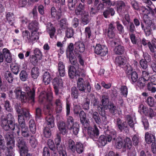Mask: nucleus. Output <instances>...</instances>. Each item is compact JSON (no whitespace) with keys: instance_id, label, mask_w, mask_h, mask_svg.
Here are the masks:
<instances>
[{"instance_id":"nucleus-1","label":"nucleus","mask_w":156,"mask_h":156,"mask_svg":"<svg viewBox=\"0 0 156 156\" xmlns=\"http://www.w3.org/2000/svg\"><path fill=\"white\" fill-rule=\"evenodd\" d=\"M39 100L41 102L48 101L50 103L44 108V111L45 115H48L46 118V127L44 130V135L46 138L50 137L51 133L50 130L54 127L55 124L53 116L51 115V112L53 110V104L51 101L53 99L52 93L50 90L48 93L45 91L42 92L39 96Z\"/></svg>"},{"instance_id":"nucleus-2","label":"nucleus","mask_w":156,"mask_h":156,"mask_svg":"<svg viewBox=\"0 0 156 156\" xmlns=\"http://www.w3.org/2000/svg\"><path fill=\"white\" fill-rule=\"evenodd\" d=\"M16 110L19 114L18 116V121L21 128V135L24 137H28L30 136V133L28 127L25 125L24 116L29 119L31 118V115L28 109L22 108L20 106H17L16 108Z\"/></svg>"},{"instance_id":"nucleus-3","label":"nucleus","mask_w":156,"mask_h":156,"mask_svg":"<svg viewBox=\"0 0 156 156\" xmlns=\"http://www.w3.org/2000/svg\"><path fill=\"white\" fill-rule=\"evenodd\" d=\"M107 133L106 136L102 135L99 137L98 142L100 146H104L107 144V141L110 142L112 139L115 140V139L116 133L114 130L107 131Z\"/></svg>"},{"instance_id":"nucleus-4","label":"nucleus","mask_w":156,"mask_h":156,"mask_svg":"<svg viewBox=\"0 0 156 156\" xmlns=\"http://www.w3.org/2000/svg\"><path fill=\"white\" fill-rule=\"evenodd\" d=\"M5 138L6 140L8 151L5 154L6 156H13V151L12 149L15 146V140L13 134L7 133L5 135Z\"/></svg>"},{"instance_id":"nucleus-5","label":"nucleus","mask_w":156,"mask_h":156,"mask_svg":"<svg viewBox=\"0 0 156 156\" xmlns=\"http://www.w3.org/2000/svg\"><path fill=\"white\" fill-rule=\"evenodd\" d=\"M84 5L80 3L75 9V13L77 15L79 16L81 15L83 13L82 19L83 24L86 25L89 23L90 19L88 13L84 12Z\"/></svg>"},{"instance_id":"nucleus-6","label":"nucleus","mask_w":156,"mask_h":156,"mask_svg":"<svg viewBox=\"0 0 156 156\" xmlns=\"http://www.w3.org/2000/svg\"><path fill=\"white\" fill-rule=\"evenodd\" d=\"M66 125L67 128L69 130H72L74 135L77 134L79 131L80 126L77 123H74V119L72 116L67 117Z\"/></svg>"},{"instance_id":"nucleus-7","label":"nucleus","mask_w":156,"mask_h":156,"mask_svg":"<svg viewBox=\"0 0 156 156\" xmlns=\"http://www.w3.org/2000/svg\"><path fill=\"white\" fill-rule=\"evenodd\" d=\"M16 141L17 145L20 150L21 156H32L30 154L28 153L27 148L23 138L18 137Z\"/></svg>"},{"instance_id":"nucleus-8","label":"nucleus","mask_w":156,"mask_h":156,"mask_svg":"<svg viewBox=\"0 0 156 156\" xmlns=\"http://www.w3.org/2000/svg\"><path fill=\"white\" fill-rule=\"evenodd\" d=\"M24 90L25 91V94L24 95V102H26L28 101L34 102L35 95V90L34 88L30 89L26 85H24Z\"/></svg>"},{"instance_id":"nucleus-9","label":"nucleus","mask_w":156,"mask_h":156,"mask_svg":"<svg viewBox=\"0 0 156 156\" xmlns=\"http://www.w3.org/2000/svg\"><path fill=\"white\" fill-rule=\"evenodd\" d=\"M55 94L59 98L62 97V93L59 92V89L62 88L63 87V82L62 79L58 78H55L53 81Z\"/></svg>"},{"instance_id":"nucleus-10","label":"nucleus","mask_w":156,"mask_h":156,"mask_svg":"<svg viewBox=\"0 0 156 156\" xmlns=\"http://www.w3.org/2000/svg\"><path fill=\"white\" fill-rule=\"evenodd\" d=\"M101 102L103 107L105 109H109L111 113L115 114L116 111V107L112 104H108V97L103 95L102 97Z\"/></svg>"},{"instance_id":"nucleus-11","label":"nucleus","mask_w":156,"mask_h":156,"mask_svg":"<svg viewBox=\"0 0 156 156\" xmlns=\"http://www.w3.org/2000/svg\"><path fill=\"white\" fill-rule=\"evenodd\" d=\"M9 122V127L11 128V130L14 131V132H16L18 135H20V129H18L17 125L15 124L14 119L13 116L11 113L8 114L6 119Z\"/></svg>"},{"instance_id":"nucleus-12","label":"nucleus","mask_w":156,"mask_h":156,"mask_svg":"<svg viewBox=\"0 0 156 156\" xmlns=\"http://www.w3.org/2000/svg\"><path fill=\"white\" fill-rule=\"evenodd\" d=\"M150 80L149 73L147 71L142 72V77L139 79L137 82V85L140 87L144 86L146 82Z\"/></svg>"},{"instance_id":"nucleus-13","label":"nucleus","mask_w":156,"mask_h":156,"mask_svg":"<svg viewBox=\"0 0 156 156\" xmlns=\"http://www.w3.org/2000/svg\"><path fill=\"white\" fill-rule=\"evenodd\" d=\"M94 51L96 54L102 56H105L107 54L108 52V48L105 46L98 44L96 45Z\"/></svg>"},{"instance_id":"nucleus-14","label":"nucleus","mask_w":156,"mask_h":156,"mask_svg":"<svg viewBox=\"0 0 156 156\" xmlns=\"http://www.w3.org/2000/svg\"><path fill=\"white\" fill-rule=\"evenodd\" d=\"M145 23V27L144 28V26L141 24L142 28L144 30L146 36H149L151 33V26L152 25V22L151 21H149V22L147 20H144Z\"/></svg>"},{"instance_id":"nucleus-15","label":"nucleus","mask_w":156,"mask_h":156,"mask_svg":"<svg viewBox=\"0 0 156 156\" xmlns=\"http://www.w3.org/2000/svg\"><path fill=\"white\" fill-rule=\"evenodd\" d=\"M126 71L128 75L131 74V81L133 83L136 82L138 78L136 72L135 71L132 72V68L130 66L127 68Z\"/></svg>"},{"instance_id":"nucleus-16","label":"nucleus","mask_w":156,"mask_h":156,"mask_svg":"<svg viewBox=\"0 0 156 156\" xmlns=\"http://www.w3.org/2000/svg\"><path fill=\"white\" fill-rule=\"evenodd\" d=\"M80 68L75 67L73 66L70 67L69 72V77L71 78H73L76 76H79V71Z\"/></svg>"},{"instance_id":"nucleus-17","label":"nucleus","mask_w":156,"mask_h":156,"mask_svg":"<svg viewBox=\"0 0 156 156\" xmlns=\"http://www.w3.org/2000/svg\"><path fill=\"white\" fill-rule=\"evenodd\" d=\"M16 97L17 98H20L22 102H24V95L25 94V92L22 91L21 89L19 87L16 88L14 90Z\"/></svg>"},{"instance_id":"nucleus-18","label":"nucleus","mask_w":156,"mask_h":156,"mask_svg":"<svg viewBox=\"0 0 156 156\" xmlns=\"http://www.w3.org/2000/svg\"><path fill=\"white\" fill-rule=\"evenodd\" d=\"M88 134L90 137H97L99 135V131L96 126H94L93 128L90 127L88 128Z\"/></svg>"},{"instance_id":"nucleus-19","label":"nucleus","mask_w":156,"mask_h":156,"mask_svg":"<svg viewBox=\"0 0 156 156\" xmlns=\"http://www.w3.org/2000/svg\"><path fill=\"white\" fill-rule=\"evenodd\" d=\"M75 52H79L80 53L83 52L85 50V46L83 42L78 41L76 42L74 45Z\"/></svg>"},{"instance_id":"nucleus-20","label":"nucleus","mask_w":156,"mask_h":156,"mask_svg":"<svg viewBox=\"0 0 156 156\" xmlns=\"http://www.w3.org/2000/svg\"><path fill=\"white\" fill-rule=\"evenodd\" d=\"M115 62L117 65L122 67H123L126 65V60L125 57L119 56L116 58Z\"/></svg>"},{"instance_id":"nucleus-21","label":"nucleus","mask_w":156,"mask_h":156,"mask_svg":"<svg viewBox=\"0 0 156 156\" xmlns=\"http://www.w3.org/2000/svg\"><path fill=\"white\" fill-rule=\"evenodd\" d=\"M141 43L144 46L146 45L147 44L151 51L152 52H154V48L156 49V42L154 43L152 42V45L150 42L146 40L144 38H143L142 40Z\"/></svg>"},{"instance_id":"nucleus-22","label":"nucleus","mask_w":156,"mask_h":156,"mask_svg":"<svg viewBox=\"0 0 156 156\" xmlns=\"http://www.w3.org/2000/svg\"><path fill=\"white\" fill-rule=\"evenodd\" d=\"M58 126L60 133L64 135L67 133L68 131L66 128L65 123L64 122L62 121L58 122Z\"/></svg>"},{"instance_id":"nucleus-23","label":"nucleus","mask_w":156,"mask_h":156,"mask_svg":"<svg viewBox=\"0 0 156 156\" xmlns=\"http://www.w3.org/2000/svg\"><path fill=\"white\" fill-rule=\"evenodd\" d=\"M51 16L57 19H59L61 18V11L59 9L57 11L54 7H52L51 9Z\"/></svg>"},{"instance_id":"nucleus-24","label":"nucleus","mask_w":156,"mask_h":156,"mask_svg":"<svg viewBox=\"0 0 156 156\" xmlns=\"http://www.w3.org/2000/svg\"><path fill=\"white\" fill-rule=\"evenodd\" d=\"M3 54L6 61L8 63L11 62L12 58L11 54L9 50L7 48H4L3 49Z\"/></svg>"},{"instance_id":"nucleus-25","label":"nucleus","mask_w":156,"mask_h":156,"mask_svg":"<svg viewBox=\"0 0 156 156\" xmlns=\"http://www.w3.org/2000/svg\"><path fill=\"white\" fill-rule=\"evenodd\" d=\"M115 27L113 23L110 24L108 26V35L110 38H112L115 36Z\"/></svg>"},{"instance_id":"nucleus-26","label":"nucleus","mask_w":156,"mask_h":156,"mask_svg":"<svg viewBox=\"0 0 156 156\" xmlns=\"http://www.w3.org/2000/svg\"><path fill=\"white\" fill-rule=\"evenodd\" d=\"M145 140L146 143L148 144L154 143L155 141V136L152 134L147 132L145 134Z\"/></svg>"},{"instance_id":"nucleus-27","label":"nucleus","mask_w":156,"mask_h":156,"mask_svg":"<svg viewBox=\"0 0 156 156\" xmlns=\"http://www.w3.org/2000/svg\"><path fill=\"white\" fill-rule=\"evenodd\" d=\"M47 30L49 34L50 37L53 38L54 37L55 33V29L50 23H49L47 24Z\"/></svg>"},{"instance_id":"nucleus-28","label":"nucleus","mask_w":156,"mask_h":156,"mask_svg":"<svg viewBox=\"0 0 156 156\" xmlns=\"http://www.w3.org/2000/svg\"><path fill=\"white\" fill-rule=\"evenodd\" d=\"M126 121L131 127H133L134 126V124L136 123L135 117L134 116L133 117H132L129 115H127Z\"/></svg>"},{"instance_id":"nucleus-29","label":"nucleus","mask_w":156,"mask_h":156,"mask_svg":"<svg viewBox=\"0 0 156 156\" xmlns=\"http://www.w3.org/2000/svg\"><path fill=\"white\" fill-rule=\"evenodd\" d=\"M55 104L56 105L55 110L56 112L58 113L61 112L62 108V101L59 99H56Z\"/></svg>"},{"instance_id":"nucleus-30","label":"nucleus","mask_w":156,"mask_h":156,"mask_svg":"<svg viewBox=\"0 0 156 156\" xmlns=\"http://www.w3.org/2000/svg\"><path fill=\"white\" fill-rule=\"evenodd\" d=\"M38 25V23L34 21L29 23L28 27L29 29L32 30V32L36 31L39 28Z\"/></svg>"},{"instance_id":"nucleus-31","label":"nucleus","mask_w":156,"mask_h":156,"mask_svg":"<svg viewBox=\"0 0 156 156\" xmlns=\"http://www.w3.org/2000/svg\"><path fill=\"white\" fill-rule=\"evenodd\" d=\"M6 19L9 24L12 25L15 20L14 14L11 12H8L6 14Z\"/></svg>"},{"instance_id":"nucleus-32","label":"nucleus","mask_w":156,"mask_h":156,"mask_svg":"<svg viewBox=\"0 0 156 156\" xmlns=\"http://www.w3.org/2000/svg\"><path fill=\"white\" fill-rule=\"evenodd\" d=\"M84 81L82 78H79L77 82V87L80 90L84 91L85 88L84 87Z\"/></svg>"},{"instance_id":"nucleus-33","label":"nucleus","mask_w":156,"mask_h":156,"mask_svg":"<svg viewBox=\"0 0 156 156\" xmlns=\"http://www.w3.org/2000/svg\"><path fill=\"white\" fill-rule=\"evenodd\" d=\"M51 80L50 73L48 72H45L44 73L43 76V81L45 84H48Z\"/></svg>"},{"instance_id":"nucleus-34","label":"nucleus","mask_w":156,"mask_h":156,"mask_svg":"<svg viewBox=\"0 0 156 156\" xmlns=\"http://www.w3.org/2000/svg\"><path fill=\"white\" fill-rule=\"evenodd\" d=\"M22 36L23 38L27 41L31 42V35L30 33L27 30L23 31Z\"/></svg>"},{"instance_id":"nucleus-35","label":"nucleus","mask_w":156,"mask_h":156,"mask_svg":"<svg viewBox=\"0 0 156 156\" xmlns=\"http://www.w3.org/2000/svg\"><path fill=\"white\" fill-rule=\"evenodd\" d=\"M90 113L92 115V118L97 124H99L101 122V119L98 112H93V111H90Z\"/></svg>"},{"instance_id":"nucleus-36","label":"nucleus","mask_w":156,"mask_h":156,"mask_svg":"<svg viewBox=\"0 0 156 156\" xmlns=\"http://www.w3.org/2000/svg\"><path fill=\"white\" fill-rule=\"evenodd\" d=\"M84 146L81 143L77 142L76 144V150L79 154H81L83 152L84 150Z\"/></svg>"},{"instance_id":"nucleus-37","label":"nucleus","mask_w":156,"mask_h":156,"mask_svg":"<svg viewBox=\"0 0 156 156\" xmlns=\"http://www.w3.org/2000/svg\"><path fill=\"white\" fill-rule=\"evenodd\" d=\"M1 122V125L5 130L11 129L10 127H9V122L6 119H2Z\"/></svg>"},{"instance_id":"nucleus-38","label":"nucleus","mask_w":156,"mask_h":156,"mask_svg":"<svg viewBox=\"0 0 156 156\" xmlns=\"http://www.w3.org/2000/svg\"><path fill=\"white\" fill-rule=\"evenodd\" d=\"M29 127L30 130L33 134H34L36 131V126L33 119L30 120L29 122Z\"/></svg>"},{"instance_id":"nucleus-39","label":"nucleus","mask_w":156,"mask_h":156,"mask_svg":"<svg viewBox=\"0 0 156 156\" xmlns=\"http://www.w3.org/2000/svg\"><path fill=\"white\" fill-rule=\"evenodd\" d=\"M147 8H146L144 6H142L140 9L142 13L146 17L147 16V14L152 11V9L149 6H147Z\"/></svg>"},{"instance_id":"nucleus-40","label":"nucleus","mask_w":156,"mask_h":156,"mask_svg":"<svg viewBox=\"0 0 156 156\" xmlns=\"http://www.w3.org/2000/svg\"><path fill=\"white\" fill-rule=\"evenodd\" d=\"M114 51V52L116 54H122L124 52V48L123 46L118 45L115 47Z\"/></svg>"},{"instance_id":"nucleus-41","label":"nucleus","mask_w":156,"mask_h":156,"mask_svg":"<svg viewBox=\"0 0 156 156\" xmlns=\"http://www.w3.org/2000/svg\"><path fill=\"white\" fill-rule=\"evenodd\" d=\"M59 25L62 29H65L68 28L69 24L67 20L65 18H63L60 21Z\"/></svg>"},{"instance_id":"nucleus-42","label":"nucleus","mask_w":156,"mask_h":156,"mask_svg":"<svg viewBox=\"0 0 156 156\" xmlns=\"http://www.w3.org/2000/svg\"><path fill=\"white\" fill-rule=\"evenodd\" d=\"M125 144L124 147L128 149H130L132 148V143L131 140L129 138L127 137L124 140Z\"/></svg>"},{"instance_id":"nucleus-43","label":"nucleus","mask_w":156,"mask_h":156,"mask_svg":"<svg viewBox=\"0 0 156 156\" xmlns=\"http://www.w3.org/2000/svg\"><path fill=\"white\" fill-rule=\"evenodd\" d=\"M139 111L141 113L144 114L145 115L148 114L149 109L143 105H140L139 107Z\"/></svg>"},{"instance_id":"nucleus-44","label":"nucleus","mask_w":156,"mask_h":156,"mask_svg":"<svg viewBox=\"0 0 156 156\" xmlns=\"http://www.w3.org/2000/svg\"><path fill=\"white\" fill-rule=\"evenodd\" d=\"M39 73L38 69L36 67L33 68L31 71L32 76L34 79H36L38 76Z\"/></svg>"},{"instance_id":"nucleus-45","label":"nucleus","mask_w":156,"mask_h":156,"mask_svg":"<svg viewBox=\"0 0 156 156\" xmlns=\"http://www.w3.org/2000/svg\"><path fill=\"white\" fill-rule=\"evenodd\" d=\"M5 78L9 83H12L13 80V78L11 73L9 71H6L5 73Z\"/></svg>"},{"instance_id":"nucleus-46","label":"nucleus","mask_w":156,"mask_h":156,"mask_svg":"<svg viewBox=\"0 0 156 156\" xmlns=\"http://www.w3.org/2000/svg\"><path fill=\"white\" fill-rule=\"evenodd\" d=\"M114 14L115 11L114 9L111 8L105 11L103 13V15L105 17L107 18L109 17V16L110 14L112 16H113Z\"/></svg>"},{"instance_id":"nucleus-47","label":"nucleus","mask_w":156,"mask_h":156,"mask_svg":"<svg viewBox=\"0 0 156 156\" xmlns=\"http://www.w3.org/2000/svg\"><path fill=\"white\" fill-rule=\"evenodd\" d=\"M65 34L66 36L68 38L72 37L74 34V31L73 29L71 27L67 28L66 29Z\"/></svg>"},{"instance_id":"nucleus-48","label":"nucleus","mask_w":156,"mask_h":156,"mask_svg":"<svg viewBox=\"0 0 156 156\" xmlns=\"http://www.w3.org/2000/svg\"><path fill=\"white\" fill-rule=\"evenodd\" d=\"M80 122L83 125L86 119V116L85 112L83 111H81L79 113Z\"/></svg>"},{"instance_id":"nucleus-49","label":"nucleus","mask_w":156,"mask_h":156,"mask_svg":"<svg viewBox=\"0 0 156 156\" xmlns=\"http://www.w3.org/2000/svg\"><path fill=\"white\" fill-rule=\"evenodd\" d=\"M122 138L119 137L116 140V142L115 144V147L118 149L121 148L122 146Z\"/></svg>"},{"instance_id":"nucleus-50","label":"nucleus","mask_w":156,"mask_h":156,"mask_svg":"<svg viewBox=\"0 0 156 156\" xmlns=\"http://www.w3.org/2000/svg\"><path fill=\"white\" fill-rule=\"evenodd\" d=\"M68 2V6L70 10H73L74 9L76 4L77 1L76 0H69Z\"/></svg>"},{"instance_id":"nucleus-51","label":"nucleus","mask_w":156,"mask_h":156,"mask_svg":"<svg viewBox=\"0 0 156 156\" xmlns=\"http://www.w3.org/2000/svg\"><path fill=\"white\" fill-rule=\"evenodd\" d=\"M68 147L69 149L73 152H74L76 151L75 143L72 140H69Z\"/></svg>"},{"instance_id":"nucleus-52","label":"nucleus","mask_w":156,"mask_h":156,"mask_svg":"<svg viewBox=\"0 0 156 156\" xmlns=\"http://www.w3.org/2000/svg\"><path fill=\"white\" fill-rule=\"evenodd\" d=\"M117 125L120 130L122 131L124 127H126V126H125L124 123H123L122 121L119 119H118L117 120Z\"/></svg>"},{"instance_id":"nucleus-53","label":"nucleus","mask_w":156,"mask_h":156,"mask_svg":"<svg viewBox=\"0 0 156 156\" xmlns=\"http://www.w3.org/2000/svg\"><path fill=\"white\" fill-rule=\"evenodd\" d=\"M34 55L37 57L38 59L40 60L41 58L42 53L41 51L38 48H36L34 50Z\"/></svg>"},{"instance_id":"nucleus-54","label":"nucleus","mask_w":156,"mask_h":156,"mask_svg":"<svg viewBox=\"0 0 156 156\" xmlns=\"http://www.w3.org/2000/svg\"><path fill=\"white\" fill-rule=\"evenodd\" d=\"M48 144L49 148L51 150L53 151V152H54L56 149L53 141L51 139H48Z\"/></svg>"},{"instance_id":"nucleus-55","label":"nucleus","mask_w":156,"mask_h":156,"mask_svg":"<svg viewBox=\"0 0 156 156\" xmlns=\"http://www.w3.org/2000/svg\"><path fill=\"white\" fill-rule=\"evenodd\" d=\"M71 96L74 98H77L78 97V93L76 88L75 87H73L71 89Z\"/></svg>"},{"instance_id":"nucleus-56","label":"nucleus","mask_w":156,"mask_h":156,"mask_svg":"<svg viewBox=\"0 0 156 156\" xmlns=\"http://www.w3.org/2000/svg\"><path fill=\"white\" fill-rule=\"evenodd\" d=\"M38 60H39L38 58L34 55L30 57V62L34 65H35L37 64Z\"/></svg>"},{"instance_id":"nucleus-57","label":"nucleus","mask_w":156,"mask_h":156,"mask_svg":"<svg viewBox=\"0 0 156 156\" xmlns=\"http://www.w3.org/2000/svg\"><path fill=\"white\" fill-rule=\"evenodd\" d=\"M20 78L23 81L26 80L27 78V72L23 70L21 71L20 74Z\"/></svg>"},{"instance_id":"nucleus-58","label":"nucleus","mask_w":156,"mask_h":156,"mask_svg":"<svg viewBox=\"0 0 156 156\" xmlns=\"http://www.w3.org/2000/svg\"><path fill=\"white\" fill-rule=\"evenodd\" d=\"M125 6L124 2L122 1H118L117 2V7L118 10H121Z\"/></svg>"},{"instance_id":"nucleus-59","label":"nucleus","mask_w":156,"mask_h":156,"mask_svg":"<svg viewBox=\"0 0 156 156\" xmlns=\"http://www.w3.org/2000/svg\"><path fill=\"white\" fill-rule=\"evenodd\" d=\"M129 37L132 42L134 44H138L139 40L136 37L134 34H129Z\"/></svg>"},{"instance_id":"nucleus-60","label":"nucleus","mask_w":156,"mask_h":156,"mask_svg":"<svg viewBox=\"0 0 156 156\" xmlns=\"http://www.w3.org/2000/svg\"><path fill=\"white\" fill-rule=\"evenodd\" d=\"M117 29L120 34H123L124 32L123 27L119 22H116Z\"/></svg>"},{"instance_id":"nucleus-61","label":"nucleus","mask_w":156,"mask_h":156,"mask_svg":"<svg viewBox=\"0 0 156 156\" xmlns=\"http://www.w3.org/2000/svg\"><path fill=\"white\" fill-rule=\"evenodd\" d=\"M11 70L13 73L17 75L19 72V68L18 65L14 64L11 66Z\"/></svg>"},{"instance_id":"nucleus-62","label":"nucleus","mask_w":156,"mask_h":156,"mask_svg":"<svg viewBox=\"0 0 156 156\" xmlns=\"http://www.w3.org/2000/svg\"><path fill=\"white\" fill-rule=\"evenodd\" d=\"M147 62L144 59H141L140 62L141 67L144 69H146L148 66Z\"/></svg>"},{"instance_id":"nucleus-63","label":"nucleus","mask_w":156,"mask_h":156,"mask_svg":"<svg viewBox=\"0 0 156 156\" xmlns=\"http://www.w3.org/2000/svg\"><path fill=\"white\" fill-rule=\"evenodd\" d=\"M39 38V34L36 31L32 32L31 34V41L37 40Z\"/></svg>"},{"instance_id":"nucleus-64","label":"nucleus","mask_w":156,"mask_h":156,"mask_svg":"<svg viewBox=\"0 0 156 156\" xmlns=\"http://www.w3.org/2000/svg\"><path fill=\"white\" fill-rule=\"evenodd\" d=\"M60 156H67L66 151L63 150L62 147H58V149Z\"/></svg>"}]
</instances>
